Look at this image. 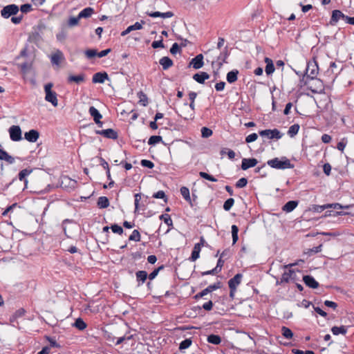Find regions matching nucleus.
<instances>
[{"instance_id":"obj_31","label":"nucleus","mask_w":354,"mask_h":354,"mask_svg":"<svg viewBox=\"0 0 354 354\" xmlns=\"http://www.w3.org/2000/svg\"><path fill=\"white\" fill-rule=\"evenodd\" d=\"M348 326H333L331 328V332L334 335H338L339 334L346 335L347 333Z\"/></svg>"},{"instance_id":"obj_3","label":"nucleus","mask_w":354,"mask_h":354,"mask_svg":"<svg viewBox=\"0 0 354 354\" xmlns=\"http://www.w3.org/2000/svg\"><path fill=\"white\" fill-rule=\"evenodd\" d=\"M175 112L185 120H193L194 118V110L192 109L185 102L180 107L179 110L175 109Z\"/></svg>"},{"instance_id":"obj_48","label":"nucleus","mask_w":354,"mask_h":354,"mask_svg":"<svg viewBox=\"0 0 354 354\" xmlns=\"http://www.w3.org/2000/svg\"><path fill=\"white\" fill-rule=\"evenodd\" d=\"M214 306L213 302L211 300H209L208 301L205 302L202 307L201 306H195L194 309L196 310H201V308H203L206 311H209L212 309Z\"/></svg>"},{"instance_id":"obj_8","label":"nucleus","mask_w":354,"mask_h":354,"mask_svg":"<svg viewBox=\"0 0 354 354\" xmlns=\"http://www.w3.org/2000/svg\"><path fill=\"white\" fill-rule=\"evenodd\" d=\"M259 134L262 137H267L269 139L279 140L282 138L283 133L277 129H264L259 131Z\"/></svg>"},{"instance_id":"obj_54","label":"nucleus","mask_w":354,"mask_h":354,"mask_svg":"<svg viewBox=\"0 0 354 354\" xmlns=\"http://www.w3.org/2000/svg\"><path fill=\"white\" fill-rule=\"evenodd\" d=\"M153 198H162L164 200V201L165 203H167V200H168L167 196H166L165 193L162 190H160V191L157 192L156 193H154L153 194Z\"/></svg>"},{"instance_id":"obj_55","label":"nucleus","mask_w":354,"mask_h":354,"mask_svg":"<svg viewBox=\"0 0 354 354\" xmlns=\"http://www.w3.org/2000/svg\"><path fill=\"white\" fill-rule=\"evenodd\" d=\"M213 133V131L212 129L206 127H202L201 129V135H202V137L203 138H209L210 137Z\"/></svg>"},{"instance_id":"obj_11","label":"nucleus","mask_w":354,"mask_h":354,"mask_svg":"<svg viewBox=\"0 0 354 354\" xmlns=\"http://www.w3.org/2000/svg\"><path fill=\"white\" fill-rule=\"evenodd\" d=\"M89 114L93 117L94 122L99 127H102L103 122L100 121L102 118V115L100 111L94 106H90L88 109Z\"/></svg>"},{"instance_id":"obj_10","label":"nucleus","mask_w":354,"mask_h":354,"mask_svg":"<svg viewBox=\"0 0 354 354\" xmlns=\"http://www.w3.org/2000/svg\"><path fill=\"white\" fill-rule=\"evenodd\" d=\"M95 133L97 135L102 136L103 137L109 139L117 140L118 138V132L113 129L95 130Z\"/></svg>"},{"instance_id":"obj_19","label":"nucleus","mask_w":354,"mask_h":354,"mask_svg":"<svg viewBox=\"0 0 354 354\" xmlns=\"http://www.w3.org/2000/svg\"><path fill=\"white\" fill-rule=\"evenodd\" d=\"M145 24V22L142 20L141 21V23L138 22V21L136 22L134 24L128 26L126 30L122 31L121 32V36L124 37V36L127 35V34H129V32H131V31L138 30L142 29V24Z\"/></svg>"},{"instance_id":"obj_58","label":"nucleus","mask_w":354,"mask_h":354,"mask_svg":"<svg viewBox=\"0 0 354 354\" xmlns=\"http://www.w3.org/2000/svg\"><path fill=\"white\" fill-rule=\"evenodd\" d=\"M74 223L73 220L72 219H68V218H66V219H64L63 221H62V230H63V232L65 234V236L68 238H70L71 236L69 235H68L67 234V231H66V224L67 223Z\"/></svg>"},{"instance_id":"obj_53","label":"nucleus","mask_w":354,"mask_h":354,"mask_svg":"<svg viewBox=\"0 0 354 354\" xmlns=\"http://www.w3.org/2000/svg\"><path fill=\"white\" fill-rule=\"evenodd\" d=\"M326 209V204L323 205H313L310 208V210L314 212H322L324 210Z\"/></svg>"},{"instance_id":"obj_2","label":"nucleus","mask_w":354,"mask_h":354,"mask_svg":"<svg viewBox=\"0 0 354 354\" xmlns=\"http://www.w3.org/2000/svg\"><path fill=\"white\" fill-rule=\"evenodd\" d=\"M339 19L344 20L348 24L354 25V17H348L347 15H345L339 10H333L331 17L329 21L330 25L335 26Z\"/></svg>"},{"instance_id":"obj_60","label":"nucleus","mask_w":354,"mask_h":354,"mask_svg":"<svg viewBox=\"0 0 354 354\" xmlns=\"http://www.w3.org/2000/svg\"><path fill=\"white\" fill-rule=\"evenodd\" d=\"M85 55L88 59H91L97 56V51L95 49H88L85 51Z\"/></svg>"},{"instance_id":"obj_50","label":"nucleus","mask_w":354,"mask_h":354,"mask_svg":"<svg viewBox=\"0 0 354 354\" xmlns=\"http://www.w3.org/2000/svg\"><path fill=\"white\" fill-rule=\"evenodd\" d=\"M129 241H140V234L138 230H134L129 237Z\"/></svg>"},{"instance_id":"obj_20","label":"nucleus","mask_w":354,"mask_h":354,"mask_svg":"<svg viewBox=\"0 0 354 354\" xmlns=\"http://www.w3.org/2000/svg\"><path fill=\"white\" fill-rule=\"evenodd\" d=\"M303 281L310 288L315 289L319 286V283L311 275H304Z\"/></svg>"},{"instance_id":"obj_57","label":"nucleus","mask_w":354,"mask_h":354,"mask_svg":"<svg viewBox=\"0 0 354 354\" xmlns=\"http://www.w3.org/2000/svg\"><path fill=\"white\" fill-rule=\"evenodd\" d=\"M248 184V179L246 178H241L236 183V188H243Z\"/></svg>"},{"instance_id":"obj_1","label":"nucleus","mask_w":354,"mask_h":354,"mask_svg":"<svg viewBox=\"0 0 354 354\" xmlns=\"http://www.w3.org/2000/svg\"><path fill=\"white\" fill-rule=\"evenodd\" d=\"M267 164L273 169H286L294 168V165L292 164L288 158L286 156H282L281 158H274L268 160Z\"/></svg>"},{"instance_id":"obj_23","label":"nucleus","mask_w":354,"mask_h":354,"mask_svg":"<svg viewBox=\"0 0 354 354\" xmlns=\"http://www.w3.org/2000/svg\"><path fill=\"white\" fill-rule=\"evenodd\" d=\"M85 81V74L80 73L77 75H69L67 78V82H75L77 84H80Z\"/></svg>"},{"instance_id":"obj_35","label":"nucleus","mask_w":354,"mask_h":354,"mask_svg":"<svg viewBox=\"0 0 354 354\" xmlns=\"http://www.w3.org/2000/svg\"><path fill=\"white\" fill-rule=\"evenodd\" d=\"M97 204L100 209L106 208L109 206V201L106 196H100L98 198Z\"/></svg>"},{"instance_id":"obj_22","label":"nucleus","mask_w":354,"mask_h":354,"mask_svg":"<svg viewBox=\"0 0 354 354\" xmlns=\"http://www.w3.org/2000/svg\"><path fill=\"white\" fill-rule=\"evenodd\" d=\"M136 281L138 286L142 285L148 278V274L145 270H138L136 272Z\"/></svg>"},{"instance_id":"obj_39","label":"nucleus","mask_w":354,"mask_h":354,"mask_svg":"<svg viewBox=\"0 0 354 354\" xmlns=\"http://www.w3.org/2000/svg\"><path fill=\"white\" fill-rule=\"evenodd\" d=\"M299 125L298 124H294L292 126H290L288 131V135L290 138L295 137L299 132Z\"/></svg>"},{"instance_id":"obj_37","label":"nucleus","mask_w":354,"mask_h":354,"mask_svg":"<svg viewBox=\"0 0 354 354\" xmlns=\"http://www.w3.org/2000/svg\"><path fill=\"white\" fill-rule=\"evenodd\" d=\"M293 274V270L290 269L288 272H285L280 279V284H282L283 283H288L290 281L291 275Z\"/></svg>"},{"instance_id":"obj_40","label":"nucleus","mask_w":354,"mask_h":354,"mask_svg":"<svg viewBox=\"0 0 354 354\" xmlns=\"http://www.w3.org/2000/svg\"><path fill=\"white\" fill-rule=\"evenodd\" d=\"M207 342L214 345H218L221 342V338L218 335L211 334L207 337Z\"/></svg>"},{"instance_id":"obj_18","label":"nucleus","mask_w":354,"mask_h":354,"mask_svg":"<svg viewBox=\"0 0 354 354\" xmlns=\"http://www.w3.org/2000/svg\"><path fill=\"white\" fill-rule=\"evenodd\" d=\"M243 277V276L241 273H237L235 274L234 277L228 281L229 288L236 289L237 286L241 284Z\"/></svg>"},{"instance_id":"obj_59","label":"nucleus","mask_w":354,"mask_h":354,"mask_svg":"<svg viewBox=\"0 0 354 354\" xmlns=\"http://www.w3.org/2000/svg\"><path fill=\"white\" fill-rule=\"evenodd\" d=\"M81 18H79V15L77 17H71L68 19V24L69 26H75L78 24V22Z\"/></svg>"},{"instance_id":"obj_45","label":"nucleus","mask_w":354,"mask_h":354,"mask_svg":"<svg viewBox=\"0 0 354 354\" xmlns=\"http://www.w3.org/2000/svg\"><path fill=\"white\" fill-rule=\"evenodd\" d=\"M159 142H163L160 136H151L148 140V145H155Z\"/></svg>"},{"instance_id":"obj_36","label":"nucleus","mask_w":354,"mask_h":354,"mask_svg":"<svg viewBox=\"0 0 354 354\" xmlns=\"http://www.w3.org/2000/svg\"><path fill=\"white\" fill-rule=\"evenodd\" d=\"M337 68V64L335 62H330V66H329V68L327 70L326 73L328 74H334L335 75V77L333 78V80H335L337 75L342 72V71L343 70V67H342L339 71L337 72H335L334 69Z\"/></svg>"},{"instance_id":"obj_41","label":"nucleus","mask_w":354,"mask_h":354,"mask_svg":"<svg viewBox=\"0 0 354 354\" xmlns=\"http://www.w3.org/2000/svg\"><path fill=\"white\" fill-rule=\"evenodd\" d=\"M348 214H349V213L346 212H337V211H334V210H327L324 213V215L323 216L324 217L337 216H340V215H348Z\"/></svg>"},{"instance_id":"obj_27","label":"nucleus","mask_w":354,"mask_h":354,"mask_svg":"<svg viewBox=\"0 0 354 354\" xmlns=\"http://www.w3.org/2000/svg\"><path fill=\"white\" fill-rule=\"evenodd\" d=\"M32 172L31 169H24L19 171L18 174V178L21 181L24 182V189L27 187L28 180L26 179V176L30 175Z\"/></svg>"},{"instance_id":"obj_42","label":"nucleus","mask_w":354,"mask_h":354,"mask_svg":"<svg viewBox=\"0 0 354 354\" xmlns=\"http://www.w3.org/2000/svg\"><path fill=\"white\" fill-rule=\"evenodd\" d=\"M100 165L103 167L104 169V171H106V177L108 179H111V173H110V168L109 166L108 162L103 158H100Z\"/></svg>"},{"instance_id":"obj_32","label":"nucleus","mask_w":354,"mask_h":354,"mask_svg":"<svg viewBox=\"0 0 354 354\" xmlns=\"http://www.w3.org/2000/svg\"><path fill=\"white\" fill-rule=\"evenodd\" d=\"M26 313V310L24 308H19L10 317V322L14 323L17 322L18 318L23 317Z\"/></svg>"},{"instance_id":"obj_9","label":"nucleus","mask_w":354,"mask_h":354,"mask_svg":"<svg viewBox=\"0 0 354 354\" xmlns=\"http://www.w3.org/2000/svg\"><path fill=\"white\" fill-rule=\"evenodd\" d=\"M8 132L10 134V138L11 140L14 142H18L22 140L21 136V129L19 126L18 125H12L11 126L9 129Z\"/></svg>"},{"instance_id":"obj_64","label":"nucleus","mask_w":354,"mask_h":354,"mask_svg":"<svg viewBox=\"0 0 354 354\" xmlns=\"http://www.w3.org/2000/svg\"><path fill=\"white\" fill-rule=\"evenodd\" d=\"M32 6L29 3H25L21 6L20 10L23 13H27L31 11Z\"/></svg>"},{"instance_id":"obj_51","label":"nucleus","mask_w":354,"mask_h":354,"mask_svg":"<svg viewBox=\"0 0 354 354\" xmlns=\"http://www.w3.org/2000/svg\"><path fill=\"white\" fill-rule=\"evenodd\" d=\"M199 176L200 177H201L202 178H204L205 180H209L211 182H216L218 180L214 177L213 176L206 173V172H204V171H200L199 172Z\"/></svg>"},{"instance_id":"obj_26","label":"nucleus","mask_w":354,"mask_h":354,"mask_svg":"<svg viewBox=\"0 0 354 354\" xmlns=\"http://www.w3.org/2000/svg\"><path fill=\"white\" fill-rule=\"evenodd\" d=\"M159 64L162 66V69L166 71L173 66L174 62L169 57L165 56L160 59Z\"/></svg>"},{"instance_id":"obj_62","label":"nucleus","mask_w":354,"mask_h":354,"mask_svg":"<svg viewBox=\"0 0 354 354\" xmlns=\"http://www.w3.org/2000/svg\"><path fill=\"white\" fill-rule=\"evenodd\" d=\"M29 39L31 41L37 42L40 40L41 36L38 32L35 31L30 35Z\"/></svg>"},{"instance_id":"obj_6","label":"nucleus","mask_w":354,"mask_h":354,"mask_svg":"<svg viewBox=\"0 0 354 354\" xmlns=\"http://www.w3.org/2000/svg\"><path fill=\"white\" fill-rule=\"evenodd\" d=\"M221 286H222V283L218 281L213 284L208 286L206 288L203 290L201 292H198L196 295H195L194 296V299L196 300H198L199 299L203 298L204 296L212 292V291L221 288Z\"/></svg>"},{"instance_id":"obj_33","label":"nucleus","mask_w":354,"mask_h":354,"mask_svg":"<svg viewBox=\"0 0 354 354\" xmlns=\"http://www.w3.org/2000/svg\"><path fill=\"white\" fill-rule=\"evenodd\" d=\"M180 194L183 196V197L184 198V199L186 201H187L192 207H193V203H192V198L190 197L189 189L186 187H182L180 188Z\"/></svg>"},{"instance_id":"obj_16","label":"nucleus","mask_w":354,"mask_h":354,"mask_svg":"<svg viewBox=\"0 0 354 354\" xmlns=\"http://www.w3.org/2000/svg\"><path fill=\"white\" fill-rule=\"evenodd\" d=\"M106 80H109V75L106 72H97L93 75V83L103 84Z\"/></svg>"},{"instance_id":"obj_34","label":"nucleus","mask_w":354,"mask_h":354,"mask_svg":"<svg viewBox=\"0 0 354 354\" xmlns=\"http://www.w3.org/2000/svg\"><path fill=\"white\" fill-rule=\"evenodd\" d=\"M94 9L93 8L87 7L80 12L78 14L79 18H88L92 15Z\"/></svg>"},{"instance_id":"obj_30","label":"nucleus","mask_w":354,"mask_h":354,"mask_svg":"<svg viewBox=\"0 0 354 354\" xmlns=\"http://www.w3.org/2000/svg\"><path fill=\"white\" fill-rule=\"evenodd\" d=\"M239 71L234 69L227 73L226 79L228 83L232 84L235 82L238 79Z\"/></svg>"},{"instance_id":"obj_52","label":"nucleus","mask_w":354,"mask_h":354,"mask_svg":"<svg viewBox=\"0 0 354 354\" xmlns=\"http://www.w3.org/2000/svg\"><path fill=\"white\" fill-rule=\"evenodd\" d=\"M234 199L232 198H230L224 202L223 209L225 211H230V209L232 208V207L234 205Z\"/></svg>"},{"instance_id":"obj_46","label":"nucleus","mask_w":354,"mask_h":354,"mask_svg":"<svg viewBox=\"0 0 354 354\" xmlns=\"http://www.w3.org/2000/svg\"><path fill=\"white\" fill-rule=\"evenodd\" d=\"M196 97H197V93L196 92L190 91L189 93V100L190 101V103H189V104H188V106L193 110H195L194 102H195V99L196 98Z\"/></svg>"},{"instance_id":"obj_13","label":"nucleus","mask_w":354,"mask_h":354,"mask_svg":"<svg viewBox=\"0 0 354 354\" xmlns=\"http://www.w3.org/2000/svg\"><path fill=\"white\" fill-rule=\"evenodd\" d=\"M258 163L257 159L254 158H243L241 162V168L243 170H247L250 168L255 167Z\"/></svg>"},{"instance_id":"obj_29","label":"nucleus","mask_w":354,"mask_h":354,"mask_svg":"<svg viewBox=\"0 0 354 354\" xmlns=\"http://www.w3.org/2000/svg\"><path fill=\"white\" fill-rule=\"evenodd\" d=\"M264 62L266 64L265 68L266 73L267 75H272L274 71V66L272 60L269 57H266Z\"/></svg>"},{"instance_id":"obj_14","label":"nucleus","mask_w":354,"mask_h":354,"mask_svg":"<svg viewBox=\"0 0 354 354\" xmlns=\"http://www.w3.org/2000/svg\"><path fill=\"white\" fill-rule=\"evenodd\" d=\"M64 59V55L62 51L57 50L50 56V62L52 64L59 66L62 60Z\"/></svg>"},{"instance_id":"obj_47","label":"nucleus","mask_w":354,"mask_h":354,"mask_svg":"<svg viewBox=\"0 0 354 354\" xmlns=\"http://www.w3.org/2000/svg\"><path fill=\"white\" fill-rule=\"evenodd\" d=\"M160 220H163L165 223L167 225L168 227H172L173 226V221L171 218L170 215L167 214H161L159 216Z\"/></svg>"},{"instance_id":"obj_49","label":"nucleus","mask_w":354,"mask_h":354,"mask_svg":"<svg viewBox=\"0 0 354 354\" xmlns=\"http://www.w3.org/2000/svg\"><path fill=\"white\" fill-rule=\"evenodd\" d=\"M192 341L191 339H189V338L185 339L180 343L179 349L180 351L186 349L192 345Z\"/></svg>"},{"instance_id":"obj_43","label":"nucleus","mask_w":354,"mask_h":354,"mask_svg":"<svg viewBox=\"0 0 354 354\" xmlns=\"http://www.w3.org/2000/svg\"><path fill=\"white\" fill-rule=\"evenodd\" d=\"M281 333L283 336L288 339H290L293 337L292 331L289 328L286 326H282Z\"/></svg>"},{"instance_id":"obj_17","label":"nucleus","mask_w":354,"mask_h":354,"mask_svg":"<svg viewBox=\"0 0 354 354\" xmlns=\"http://www.w3.org/2000/svg\"><path fill=\"white\" fill-rule=\"evenodd\" d=\"M39 137L38 131L31 129L24 134V138L30 142H35Z\"/></svg>"},{"instance_id":"obj_63","label":"nucleus","mask_w":354,"mask_h":354,"mask_svg":"<svg viewBox=\"0 0 354 354\" xmlns=\"http://www.w3.org/2000/svg\"><path fill=\"white\" fill-rule=\"evenodd\" d=\"M258 138V135L256 133H252L245 138V142L250 143L254 142Z\"/></svg>"},{"instance_id":"obj_12","label":"nucleus","mask_w":354,"mask_h":354,"mask_svg":"<svg viewBox=\"0 0 354 354\" xmlns=\"http://www.w3.org/2000/svg\"><path fill=\"white\" fill-rule=\"evenodd\" d=\"M230 55V52L228 50L227 46H225L220 55L217 57L216 62L218 63V69H220L224 63H227V59Z\"/></svg>"},{"instance_id":"obj_15","label":"nucleus","mask_w":354,"mask_h":354,"mask_svg":"<svg viewBox=\"0 0 354 354\" xmlns=\"http://www.w3.org/2000/svg\"><path fill=\"white\" fill-rule=\"evenodd\" d=\"M203 55L202 54H198L191 60L189 66H192L194 68L199 69L203 67Z\"/></svg>"},{"instance_id":"obj_44","label":"nucleus","mask_w":354,"mask_h":354,"mask_svg":"<svg viewBox=\"0 0 354 354\" xmlns=\"http://www.w3.org/2000/svg\"><path fill=\"white\" fill-rule=\"evenodd\" d=\"M138 97L140 99L139 102L144 106H146L148 104V97L146 94H145L142 91L138 93Z\"/></svg>"},{"instance_id":"obj_25","label":"nucleus","mask_w":354,"mask_h":354,"mask_svg":"<svg viewBox=\"0 0 354 354\" xmlns=\"http://www.w3.org/2000/svg\"><path fill=\"white\" fill-rule=\"evenodd\" d=\"M298 204V201H289L282 207V210L287 213L291 212L297 207Z\"/></svg>"},{"instance_id":"obj_38","label":"nucleus","mask_w":354,"mask_h":354,"mask_svg":"<svg viewBox=\"0 0 354 354\" xmlns=\"http://www.w3.org/2000/svg\"><path fill=\"white\" fill-rule=\"evenodd\" d=\"M73 326L74 327L77 328V329H79L80 330H84L87 326L85 322L80 317L75 319Z\"/></svg>"},{"instance_id":"obj_21","label":"nucleus","mask_w":354,"mask_h":354,"mask_svg":"<svg viewBox=\"0 0 354 354\" xmlns=\"http://www.w3.org/2000/svg\"><path fill=\"white\" fill-rule=\"evenodd\" d=\"M146 14L153 18L162 17V18H170L174 16V12L168 11L166 12H147Z\"/></svg>"},{"instance_id":"obj_56","label":"nucleus","mask_w":354,"mask_h":354,"mask_svg":"<svg viewBox=\"0 0 354 354\" xmlns=\"http://www.w3.org/2000/svg\"><path fill=\"white\" fill-rule=\"evenodd\" d=\"M111 229L113 233L118 234L120 235L122 234L124 232L122 227L118 224L111 225Z\"/></svg>"},{"instance_id":"obj_24","label":"nucleus","mask_w":354,"mask_h":354,"mask_svg":"<svg viewBox=\"0 0 354 354\" xmlns=\"http://www.w3.org/2000/svg\"><path fill=\"white\" fill-rule=\"evenodd\" d=\"M209 78V75L206 72H199L193 75V79L199 84H204L206 80Z\"/></svg>"},{"instance_id":"obj_28","label":"nucleus","mask_w":354,"mask_h":354,"mask_svg":"<svg viewBox=\"0 0 354 354\" xmlns=\"http://www.w3.org/2000/svg\"><path fill=\"white\" fill-rule=\"evenodd\" d=\"M201 252V243H196L194 245V247L192 250V254L189 258V260L191 261H196L200 257Z\"/></svg>"},{"instance_id":"obj_61","label":"nucleus","mask_w":354,"mask_h":354,"mask_svg":"<svg viewBox=\"0 0 354 354\" xmlns=\"http://www.w3.org/2000/svg\"><path fill=\"white\" fill-rule=\"evenodd\" d=\"M140 164L142 167H147L149 169H152L154 167L153 162L149 160H142Z\"/></svg>"},{"instance_id":"obj_7","label":"nucleus","mask_w":354,"mask_h":354,"mask_svg":"<svg viewBox=\"0 0 354 354\" xmlns=\"http://www.w3.org/2000/svg\"><path fill=\"white\" fill-rule=\"evenodd\" d=\"M19 8L15 4H10L6 6L1 10V15L5 19H8L11 16H14L18 13Z\"/></svg>"},{"instance_id":"obj_4","label":"nucleus","mask_w":354,"mask_h":354,"mask_svg":"<svg viewBox=\"0 0 354 354\" xmlns=\"http://www.w3.org/2000/svg\"><path fill=\"white\" fill-rule=\"evenodd\" d=\"M53 86V84L49 82L44 86V91L46 93L45 100L50 102L54 106H57L58 104V100L57 98L56 92L52 91V87Z\"/></svg>"},{"instance_id":"obj_5","label":"nucleus","mask_w":354,"mask_h":354,"mask_svg":"<svg viewBox=\"0 0 354 354\" xmlns=\"http://www.w3.org/2000/svg\"><path fill=\"white\" fill-rule=\"evenodd\" d=\"M318 65L315 59L307 62V66L305 72V75H306L307 78L314 80L317 77V75L318 74Z\"/></svg>"}]
</instances>
